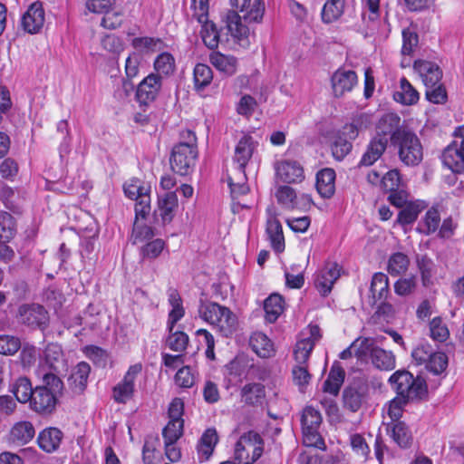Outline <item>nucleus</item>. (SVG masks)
I'll use <instances>...</instances> for the list:
<instances>
[{
  "label": "nucleus",
  "mask_w": 464,
  "mask_h": 464,
  "mask_svg": "<svg viewBox=\"0 0 464 464\" xmlns=\"http://www.w3.org/2000/svg\"><path fill=\"white\" fill-rule=\"evenodd\" d=\"M231 5L239 9L243 15L233 10L227 11L222 18L223 25L219 30L213 23H209L208 19L205 23H200L202 40L209 49L217 48L219 42L223 41V37L227 41L228 35L239 45L248 46L249 29L242 23V18L248 23H257L263 18L265 6L261 0H254L252 4L250 0H231Z\"/></svg>",
  "instance_id": "obj_1"
},
{
  "label": "nucleus",
  "mask_w": 464,
  "mask_h": 464,
  "mask_svg": "<svg viewBox=\"0 0 464 464\" xmlns=\"http://www.w3.org/2000/svg\"><path fill=\"white\" fill-rule=\"evenodd\" d=\"M389 382L397 393L387 407V413L394 422L401 417L403 407L410 401L421 399L427 393V384L422 378H415L408 371H396L389 378Z\"/></svg>",
  "instance_id": "obj_2"
},
{
  "label": "nucleus",
  "mask_w": 464,
  "mask_h": 464,
  "mask_svg": "<svg viewBox=\"0 0 464 464\" xmlns=\"http://www.w3.org/2000/svg\"><path fill=\"white\" fill-rule=\"evenodd\" d=\"M198 313L203 321L224 337H230L237 329V315L228 307L216 302L200 300Z\"/></svg>",
  "instance_id": "obj_3"
},
{
  "label": "nucleus",
  "mask_w": 464,
  "mask_h": 464,
  "mask_svg": "<svg viewBox=\"0 0 464 464\" xmlns=\"http://www.w3.org/2000/svg\"><path fill=\"white\" fill-rule=\"evenodd\" d=\"M188 142H180L172 149L169 159L171 169L180 176L188 175L192 171L198 157L195 134L188 131Z\"/></svg>",
  "instance_id": "obj_4"
},
{
  "label": "nucleus",
  "mask_w": 464,
  "mask_h": 464,
  "mask_svg": "<svg viewBox=\"0 0 464 464\" xmlns=\"http://www.w3.org/2000/svg\"><path fill=\"white\" fill-rule=\"evenodd\" d=\"M392 143L398 148L399 158L406 166H417L422 160V146L414 132L403 129L395 133Z\"/></svg>",
  "instance_id": "obj_5"
},
{
  "label": "nucleus",
  "mask_w": 464,
  "mask_h": 464,
  "mask_svg": "<svg viewBox=\"0 0 464 464\" xmlns=\"http://www.w3.org/2000/svg\"><path fill=\"white\" fill-rule=\"evenodd\" d=\"M264 452V440L255 431H248L240 436L235 445V460L237 464H253Z\"/></svg>",
  "instance_id": "obj_6"
},
{
  "label": "nucleus",
  "mask_w": 464,
  "mask_h": 464,
  "mask_svg": "<svg viewBox=\"0 0 464 464\" xmlns=\"http://www.w3.org/2000/svg\"><path fill=\"white\" fill-rule=\"evenodd\" d=\"M411 362L416 366H424L428 371L440 374L448 365V357L444 353L436 352L428 343H419L411 352Z\"/></svg>",
  "instance_id": "obj_7"
},
{
  "label": "nucleus",
  "mask_w": 464,
  "mask_h": 464,
  "mask_svg": "<svg viewBox=\"0 0 464 464\" xmlns=\"http://www.w3.org/2000/svg\"><path fill=\"white\" fill-rule=\"evenodd\" d=\"M367 354L374 367L382 371H392L395 367V356L380 347L374 346L373 342L364 338L360 342V347L356 352V357L362 360Z\"/></svg>",
  "instance_id": "obj_8"
},
{
  "label": "nucleus",
  "mask_w": 464,
  "mask_h": 464,
  "mask_svg": "<svg viewBox=\"0 0 464 464\" xmlns=\"http://www.w3.org/2000/svg\"><path fill=\"white\" fill-rule=\"evenodd\" d=\"M17 319L19 323L31 328L44 329L48 323V313L38 304H24L18 307Z\"/></svg>",
  "instance_id": "obj_9"
},
{
  "label": "nucleus",
  "mask_w": 464,
  "mask_h": 464,
  "mask_svg": "<svg viewBox=\"0 0 464 464\" xmlns=\"http://www.w3.org/2000/svg\"><path fill=\"white\" fill-rule=\"evenodd\" d=\"M141 363H135L128 369L121 382H120L112 391V396L115 401L125 403L130 400L134 392L136 377L141 372Z\"/></svg>",
  "instance_id": "obj_10"
},
{
  "label": "nucleus",
  "mask_w": 464,
  "mask_h": 464,
  "mask_svg": "<svg viewBox=\"0 0 464 464\" xmlns=\"http://www.w3.org/2000/svg\"><path fill=\"white\" fill-rule=\"evenodd\" d=\"M462 140L460 144L455 141L443 151L442 162L452 172L461 173L464 169V126L459 129Z\"/></svg>",
  "instance_id": "obj_11"
},
{
  "label": "nucleus",
  "mask_w": 464,
  "mask_h": 464,
  "mask_svg": "<svg viewBox=\"0 0 464 464\" xmlns=\"http://www.w3.org/2000/svg\"><path fill=\"white\" fill-rule=\"evenodd\" d=\"M162 86V79L160 75L150 73L138 85L136 92L137 101L141 105H148L154 102Z\"/></svg>",
  "instance_id": "obj_12"
},
{
  "label": "nucleus",
  "mask_w": 464,
  "mask_h": 464,
  "mask_svg": "<svg viewBox=\"0 0 464 464\" xmlns=\"http://www.w3.org/2000/svg\"><path fill=\"white\" fill-rule=\"evenodd\" d=\"M341 276V268L337 263L327 262L317 273L314 279V285L318 292L326 296L332 291L336 280Z\"/></svg>",
  "instance_id": "obj_13"
},
{
  "label": "nucleus",
  "mask_w": 464,
  "mask_h": 464,
  "mask_svg": "<svg viewBox=\"0 0 464 464\" xmlns=\"http://www.w3.org/2000/svg\"><path fill=\"white\" fill-rule=\"evenodd\" d=\"M55 394L46 386H37L29 402L30 408L38 413H51L56 406L57 399Z\"/></svg>",
  "instance_id": "obj_14"
},
{
  "label": "nucleus",
  "mask_w": 464,
  "mask_h": 464,
  "mask_svg": "<svg viewBox=\"0 0 464 464\" xmlns=\"http://www.w3.org/2000/svg\"><path fill=\"white\" fill-rule=\"evenodd\" d=\"M358 82V77L354 71L338 69L331 77V84L334 95L342 97L350 92Z\"/></svg>",
  "instance_id": "obj_15"
},
{
  "label": "nucleus",
  "mask_w": 464,
  "mask_h": 464,
  "mask_svg": "<svg viewBox=\"0 0 464 464\" xmlns=\"http://www.w3.org/2000/svg\"><path fill=\"white\" fill-rule=\"evenodd\" d=\"M257 143L249 135H244L240 138L235 147L233 161L238 165V174L246 179L245 168L251 159Z\"/></svg>",
  "instance_id": "obj_16"
},
{
  "label": "nucleus",
  "mask_w": 464,
  "mask_h": 464,
  "mask_svg": "<svg viewBox=\"0 0 464 464\" xmlns=\"http://www.w3.org/2000/svg\"><path fill=\"white\" fill-rule=\"evenodd\" d=\"M276 178L285 183L301 182L304 178V169L301 164L293 160H283L275 165Z\"/></svg>",
  "instance_id": "obj_17"
},
{
  "label": "nucleus",
  "mask_w": 464,
  "mask_h": 464,
  "mask_svg": "<svg viewBox=\"0 0 464 464\" xmlns=\"http://www.w3.org/2000/svg\"><path fill=\"white\" fill-rule=\"evenodd\" d=\"M44 10L43 5L38 1L34 2L22 16V27L29 34H36L44 26Z\"/></svg>",
  "instance_id": "obj_18"
},
{
  "label": "nucleus",
  "mask_w": 464,
  "mask_h": 464,
  "mask_svg": "<svg viewBox=\"0 0 464 464\" xmlns=\"http://www.w3.org/2000/svg\"><path fill=\"white\" fill-rule=\"evenodd\" d=\"M41 361L56 373L64 371L67 366L62 346L55 343H48L45 346L41 355Z\"/></svg>",
  "instance_id": "obj_19"
},
{
  "label": "nucleus",
  "mask_w": 464,
  "mask_h": 464,
  "mask_svg": "<svg viewBox=\"0 0 464 464\" xmlns=\"http://www.w3.org/2000/svg\"><path fill=\"white\" fill-rule=\"evenodd\" d=\"M266 234L273 249L281 253L285 249V237L281 223L276 218V213L273 208H267Z\"/></svg>",
  "instance_id": "obj_20"
},
{
  "label": "nucleus",
  "mask_w": 464,
  "mask_h": 464,
  "mask_svg": "<svg viewBox=\"0 0 464 464\" xmlns=\"http://www.w3.org/2000/svg\"><path fill=\"white\" fill-rule=\"evenodd\" d=\"M414 70L419 73L425 87H434L440 84L442 71L436 63L429 61H415Z\"/></svg>",
  "instance_id": "obj_21"
},
{
  "label": "nucleus",
  "mask_w": 464,
  "mask_h": 464,
  "mask_svg": "<svg viewBox=\"0 0 464 464\" xmlns=\"http://www.w3.org/2000/svg\"><path fill=\"white\" fill-rule=\"evenodd\" d=\"M63 440V432L60 429L47 427L39 432L37 443L44 452L53 453L59 450Z\"/></svg>",
  "instance_id": "obj_22"
},
{
  "label": "nucleus",
  "mask_w": 464,
  "mask_h": 464,
  "mask_svg": "<svg viewBox=\"0 0 464 464\" xmlns=\"http://www.w3.org/2000/svg\"><path fill=\"white\" fill-rule=\"evenodd\" d=\"M91 366L85 362H79L72 369L68 384L74 393H82L87 387Z\"/></svg>",
  "instance_id": "obj_23"
},
{
  "label": "nucleus",
  "mask_w": 464,
  "mask_h": 464,
  "mask_svg": "<svg viewBox=\"0 0 464 464\" xmlns=\"http://www.w3.org/2000/svg\"><path fill=\"white\" fill-rule=\"evenodd\" d=\"M401 118L397 113L387 112L384 113L376 124V137H384L391 135V141H393L395 133L401 132Z\"/></svg>",
  "instance_id": "obj_24"
},
{
  "label": "nucleus",
  "mask_w": 464,
  "mask_h": 464,
  "mask_svg": "<svg viewBox=\"0 0 464 464\" xmlns=\"http://www.w3.org/2000/svg\"><path fill=\"white\" fill-rule=\"evenodd\" d=\"M388 139L384 137H374L367 146L360 165L371 166L377 161L386 150Z\"/></svg>",
  "instance_id": "obj_25"
},
{
  "label": "nucleus",
  "mask_w": 464,
  "mask_h": 464,
  "mask_svg": "<svg viewBox=\"0 0 464 464\" xmlns=\"http://www.w3.org/2000/svg\"><path fill=\"white\" fill-rule=\"evenodd\" d=\"M316 189L324 198H330L335 191V171L333 169H324L316 175Z\"/></svg>",
  "instance_id": "obj_26"
},
{
  "label": "nucleus",
  "mask_w": 464,
  "mask_h": 464,
  "mask_svg": "<svg viewBox=\"0 0 464 464\" xmlns=\"http://www.w3.org/2000/svg\"><path fill=\"white\" fill-rule=\"evenodd\" d=\"M178 208L176 192H168L159 199L156 215L160 216L163 224L170 223Z\"/></svg>",
  "instance_id": "obj_27"
},
{
  "label": "nucleus",
  "mask_w": 464,
  "mask_h": 464,
  "mask_svg": "<svg viewBox=\"0 0 464 464\" xmlns=\"http://www.w3.org/2000/svg\"><path fill=\"white\" fill-rule=\"evenodd\" d=\"M211 64L225 75L231 76L237 72V59L229 54L214 52L209 56Z\"/></svg>",
  "instance_id": "obj_28"
},
{
  "label": "nucleus",
  "mask_w": 464,
  "mask_h": 464,
  "mask_svg": "<svg viewBox=\"0 0 464 464\" xmlns=\"http://www.w3.org/2000/svg\"><path fill=\"white\" fill-rule=\"evenodd\" d=\"M241 401L247 405L262 404L266 397V389L260 382L245 384L240 391Z\"/></svg>",
  "instance_id": "obj_29"
},
{
  "label": "nucleus",
  "mask_w": 464,
  "mask_h": 464,
  "mask_svg": "<svg viewBox=\"0 0 464 464\" xmlns=\"http://www.w3.org/2000/svg\"><path fill=\"white\" fill-rule=\"evenodd\" d=\"M252 350L261 358H269L274 353V344L271 340L261 332H255L249 339Z\"/></svg>",
  "instance_id": "obj_30"
},
{
  "label": "nucleus",
  "mask_w": 464,
  "mask_h": 464,
  "mask_svg": "<svg viewBox=\"0 0 464 464\" xmlns=\"http://www.w3.org/2000/svg\"><path fill=\"white\" fill-rule=\"evenodd\" d=\"M370 290L375 302L379 301L384 304V301L389 295L388 276L384 273H375L372 279Z\"/></svg>",
  "instance_id": "obj_31"
},
{
  "label": "nucleus",
  "mask_w": 464,
  "mask_h": 464,
  "mask_svg": "<svg viewBox=\"0 0 464 464\" xmlns=\"http://www.w3.org/2000/svg\"><path fill=\"white\" fill-rule=\"evenodd\" d=\"M35 430L30 421H19L15 423L10 431V438L18 444H26L34 437Z\"/></svg>",
  "instance_id": "obj_32"
},
{
  "label": "nucleus",
  "mask_w": 464,
  "mask_h": 464,
  "mask_svg": "<svg viewBox=\"0 0 464 464\" xmlns=\"http://www.w3.org/2000/svg\"><path fill=\"white\" fill-rule=\"evenodd\" d=\"M388 433L392 440L401 448H407L411 441V434L401 421H394L388 424Z\"/></svg>",
  "instance_id": "obj_33"
},
{
  "label": "nucleus",
  "mask_w": 464,
  "mask_h": 464,
  "mask_svg": "<svg viewBox=\"0 0 464 464\" xmlns=\"http://www.w3.org/2000/svg\"><path fill=\"white\" fill-rule=\"evenodd\" d=\"M394 100L405 105H411L419 101V92L406 78L400 81V91L394 93Z\"/></svg>",
  "instance_id": "obj_34"
},
{
  "label": "nucleus",
  "mask_w": 464,
  "mask_h": 464,
  "mask_svg": "<svg viewBox=\"0 0 464 464\" xmlns=\"http://www.w3.org/2000/svg\"><path fill=\"white\" fill-rule=\"evenodd\" d=\"M424 208L425 205L422 201L409 202L399 212L397 223L401 226L412 224Z\"/></svg>",
  "instance_id": "obj_35"
},
{
  "label": "nucleus",
  "mask_w": 464,
  "mask_h": 464,
  "mask_svg": "<svg viewBox=\"0 0 464 464\" xmlns=\"http://www.w3.org/2000/svg\"><path fill=\"white\" fill-rule=\"evenodd\" d=\"M11 392L19 402L26 403L32 400L34 389L32 388V383L28 378L20 377L12 385Z\"/></svg>",
  "instance_id": "obj_36"
},
{
  "label": "nucleus",
  "mask_w": 464,
  "mask_h": 464,
  "mask_svg": "<svg viewBox=\"0 0 464 464\" xmlns=\"http://www.w3.org/2000/svg\"><path fill=\"white\" fill-rule=\"evenodd\" d=\"M284 300L280 295H270L264 303L266 319L269 323H274L282 314L284 309Z\"/></svg>",
  "instance_id": "obj_37"
},
{
  "label": "nucleus",
  "mask_w": 464,
  "mask_h": 464,
  "mask_svg": "<svg viewBox=\"0 0 464 464\" xmlns=\"http://www.w3.org/2000/svg\"><path fill=\"white\" fill-rule=\"evenodd\" d=\"M175 68V59L173 55L168 52H162L154 61L155 74L160 75L161 79L171 75Z\"/></svg>",
  "instance_id": "obj_38"
},
{
  "label": "nucleus",
  "mask_w": 464,
  "mask_h": 464,
  "mask_svg": "<svg viewBox=\"0 0 464 464\" xmlns=\"http://www.w3.org/2000/svg\"><path fill=\"white\" fill-rule=\"evenodd\" d=\"M344 371L341 367L333 366L324 383V392L337 395L344 381Z\"/></svg>",
  "instance_id": "obj_39"
},
{
  "label": "nucleus",
  "mask_w": 464,
  "mask_h": 464,
  "mask_svg": "<svg viewBox=\"0 0 464 464\" xmlns=\"http://www.w3.org/2000/svg\"><path fill=\"white\" fill-rule=\"evenodd\" d=\"M410 266V259L407 255L401 252L393 253L387 265V270L392 276H397L404 274Z\"/></svg>",
  "instance_id": "obj_40"
},
{
  "label": "nucleus",
  "mask_w": 464,
  "mask_h": 464,
  "mask_svg": "<svg viewBox=\"0 0 464 464\" xmlns=\"http://www.w3.org/2000/svg\"><path fill=\"white\" fill-rule=\"evenodd\" d=\"M344 0H329L322 10V20L325 24L336 21L343 13Z\"/></svg>",
  "instance_id": "obj_41"
},
{
  "label": "nucleus",
  "mask_w": 464,
  "mask_h": 464,
  "mask_svg": "<svg viewBox=\"0 0 464 464\" xmlns=\"http://www.w3.org/2000/svg\"><path fill=\"white\" fill-rule=\"evenodd\" d=\"M132 45L135 49L144 53H156L164 50L165 44L160 38L154 37H137L132 40Z\"/></svg>",
  "instance_id": "obj_42"
},
{
  "label": "nucleus",
  "mask_w": 464,
  "mask_h": 464,
  "mask_svg": "<svg viewBox=\"0 0 464 464\" xmlns=\"http://www.w3.org/2000/svg\"><path fill=\"white\" fill-rule=\"evenodd\" d=\"M417 266L420 271L422 285L427 286L432 283L431 279L436 272V266L434 262L427 256H418Z\"/></svg>",
  "instance_id": "obj_43"
},
{
  "label": "nucleus",
  "mask_w": 464,
  "mask_h": 464,
  "mask_svg": "<svg viewBox=\"0 0 464 464\" xmlns=\"http://www.w3.org/2000/svg\"><path fill=\"white\" fill-rule=\"evenodd\" d=\"M194 84L197 90H203L210 84L213 79V72L209 66L204 63H198L194 68Z\"/></svg>",
  "instance_id": "obj_44"
},
{
  "label": "nucleus",
  "mask_w": 464,
  "mask_h": 464,
  "mask_svg": "<svg viewBox=\"0 0 464 464\" xmlns=\"http://www.w3.org/2000/svg\"><path fill=\"white\" fill-rule=\"evenodd\" d=\"M126 197L131 199H140L144 195H150V188L145 186L144 183L139 179H131L127 181L123 186Z\"/></svg>",
  "instance_id": "obj_45"
},
{
  "label": "nucleus",
  "mask_w": 464,
  "mask_h": 464,
  "mask_svg": "<svg viewBox=\"0 0 464 464\" xmlns=\"http://www.w3.org/2000/svg\"><path fill=\"white\" fill-rule=\"evenodd\" d=\"M430 336L435 342L444 343L450 337V331L440 316L434 317L430 322Z\"/></svg>",
  "instance_id": "obj_46"
},
{
  "label": "nucleus",
  "mask_w": 464,
  "mask_h": 464,
  "mask_svg": "<svg viewBox=\"0 0 464 464\" xmlns=\"http://www.w3.org/2000/svg\"><path fill=\"white\" fill-rule=\"evenodd\" d=\"M82 353L96 366L101 368L106 367L109 360V354L102 348L95 345H86L82 348Z\"/></svg>",
  "instance_id": "obj_47"
},
{
  "label": "nucleus",
  "mask_w": 464,
  "mask_h": 464,
  "mask_svg": "<svg viewBox=\"0 0 464 464\" xmlns=\"http://www.w3.org/2000/svg\"><path fill=\"white\" fill-rule=\"evenodd\" d=\"M277 202L285 209H295V190L286 185L279 186L275 194Z\"/></svg>",
  "instance_id": "obj_48"
},
{
  "label": "nucleus",
  "mask_w": 464,
  "mask_h": 464,
  "mask_svg": "<svg viewBox=\"0 0 464 464\" xmlns=\"http://www.w3.org/2000/svg\"><path fill=\"white\" fill-rule=\"evenodd\" d=\"M292 377L294 384L298 387L301 392H304L312 378L308 371V365L295 364L292 369Z\"/></svg>",
  "instance_id": "obj_49"
},
{
  "label": "nucleus",
  "mask_w": 464,
  "mask_h": 464,
  "mask_svg": "<svg viewBox=\"0 0 464 464\" xmlns=\"http://www.w3.org/2000/svg\"><path fill=\"white\" fill-rule=\"evenodd\" d=\"M14 234V218L7 212H0V241H10Z\"/></svg>",
  "instance_id": "obj_50"
},
{
  "label": "nucleus",
  "mask_w": 464,
  "mask_h": 464,
  "mask_svg": "<svg viewBox=\"0 0 464 464\" xmlns=\"http://www.w3.org/2000/svg\"><path fill=\"white\" fill-rule=\"evenodd\" d=\"M313 343L299 340L294 348V359L295 364L308 365V360L314 350Z\"/></svg>",
  "instance_id": "obj_51"
},
{
  "label": "nucleus",
  "mask_w": 464,
  "mask_h": 464,
  "mask_svg": "<svg viewBox=\"0 0 464 464\" xmlns=\"http://www.w3.org/2000/svg\"><path fill=\"white\" fill-rule=\"evenodd\" d=\"M154 237V230L151 227L141 224L135 220L132 228L131 241L132 244H138L146 240H150Z\"/></svg>",
  "instance_id": "obj_52"
},
{
  "label": "nucleus",
  "mask_w": 464,
  "mask_h": 464,
  "mask_svg": "<svg viewBox=\"0 0 464 464\" xmlns=\"http://www.w3.org/2000/svg\"><path fill=\"white\" fill-rule=\"evenodd\" d=\"M184 420H169L163 429L164 441L177 442L183 434Z\"/></svg>",
  "instance_id": "obj_53"
},
{
  "label": "nucleus",
  "mask_w": 464,
  "mask_h": 464,
  "mask_svg": "<svg viewBox=\"0 0 464 464\" xmlns=\"http://www.w3.org/2000/svg\"><path fill=\"white\" fill-rule=\"evenodd\" d=\"M301 422L302 428H319L322 422L321 413L312 406H307L303 411Z\"/></svg>",
  "instance_id": "obj_54"
},
{
  "label": "nucleus",
  "mask_w": 464,
  "mask_h": 464,
  "mask_svg": "<svg viewBox=\"0 0 464 464\" xmlns=\"http://www.w3.org/2000/svg\"><path fill=\"white\" fill-rule=\"evenodd\" d=\"M440 222V216L438 209L431 208L425 214L423 219L424 228H421L420 230L426 235L434 233L438 229Z\"/></svg>",
  "instance_id": "obj_55"
},
{
  "label": "nucleus",
  "mask_w": 464,
  "mask_h": 464,
  "mask_svg": "<svg viewBox=\"0 0 464 464\" xmlns=\"http://www.w3.org/2000/svg\"><path fill=\"white\" fill-rule=\"evenodd\" d=\"M343 403L352 411H357L362 403V394L354 388H347L343 392Z\"/></svg>",
  "instance_id": "obj_56"
},
{
  "label": "nucleus",
  "mask_w": 464,
  "mask_h": 464,
  "mask_svg": "<svg viewBox=\"0 0 464 464\" xmlns=\"http://www.w3.org/2000/svg\"><path fill=\"white\" fill-rule=\"evenodd\" d=\"M21 348L20 340L14 336L0 335V354L13 355Z\"/></svg>",
  "instance_id": "obj_57"
},
{
  "label": "nucleus",
  "mask_w": 464,
  "mask_h": 464,
  "mask_svg": "<svg viewBox=\"0 0 464 464\" xmlns=\"http://www.w3.org/2000/svg\"><path fill=\"white\" fill-rule=\"evenodd\" d=\"M165 247V242L162 239H154L144 245L140 253L143 258H157Z\"/></svg>",
  "instance_id": "obj_58"
},
{
  "label": "nucleus",
  "mask_w": 464,
  "mask_h": 464,
  "mask_svg": "<svg viewBox=\"0 0 464 464\" xmlns=\"http://www.w3.org/2000/svg\"><path fill=\"white\" fill-rule=\"evenodd\" d=\"M419 42L418 34L407 28L402 31V47L401 54L403 56H411L413 49L417 46Z\"/></svg>",
  "instance_id": "obj_59"
},
{
  "label": "nucleus",
  "mask_w": 464,
  "mask_h": 464,
  "mask_svg": "<svg viewBox=\"0 0 464 464\" xmlns=\"http://www.w3.org/2000/svg\"><path fill=\"white\" fill-rule=\"evenodd\" d=\"M319 428H302L303 430V442L306 447L321 448L324 445L319 431Z\"/></svg>",
  "instance_id": "obj_60"
},
{
  "label": "nucleus",
  "mask_w": 464,
  "mask_h": 464,
  "mask_svg": "<svg viewBox=\"0 0 464 464\" xmlns=\"http://www.w3.org/2000/svg\"><path fill=\"white\" fill-rule=\"evenodd\" d=\"M188 343V336L183 332H175L169 334L167 344L169 349L176 352H182L186 349Z\"/></svg>",
  "instance_id": "obj_61"
},
{
  "label": "nucleus",
  "mask_w": 464,
  "mask_h": 464,
  "mask_svg": "<svg viewBox=\"0 0 464 464\" xmlns=\"http://www.w3.org/2000/svg\"><path fill=\"white\" fill-rule=\"evenodd\" d=\"M416 288V277L411 276L407 278H400L394 284V292L401 296L409 295Z\"/></svg>",
  "instance_id": "obj_62"
},
{
  "label": "nucleus",
  "mask_w": 464,
  "mask_h": 464,
  "mask_svg": "<svg viewBox=\"0 0 464 464\" xmlns=\"http://www.w3.org/2000/svg\"><path fill=\"white\" fill-rule=\"evenodd\" d=\"M425 95L429 102L435 104H442L447 101V92L442 83L431 88L426 87Z\"/></svg>",
  "instance_id": "obj_63"
},
{
  "label": "nucleus",
  "mask_w": 464,
  "mask_h": 464,
  "mask_svg": "<svg viewBox=\"0 0 464 464\" xmlns=\"http://www.w3.org/2000/svg\"><path fill=\"white\" fill-rule=\"evenodd\" d=\"M401 184V176L397 169L389 170L382 177L381 186L386 191L398 189Z\"/></svg>",
  "instance_id": "obj_64"
}]
</instances>
